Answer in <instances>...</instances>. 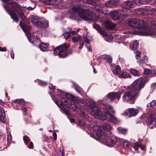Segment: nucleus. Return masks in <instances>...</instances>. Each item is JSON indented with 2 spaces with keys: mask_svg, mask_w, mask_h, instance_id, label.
<instances>
[{
  "mask_svg": "<svg viewBox=\"0 0 156 156\" xmlns=\"http://www.w3.org/2000/svg\"><path fill=\"white\" fill-rule=\"evenodd\" d=\"M68 10V13L70 14L72 18H76L78 16L83 20L88 21L100 18L98 12H101L105 15H107L106 10H96L97 13L91 11V10Z\"/></svg>",
  "mask_w": 156,
  "mask_h": 156,
  "instance_id": "f257e3e1",
  "label": "nucleus"
},
{
  "mask_svg": "<svg viewBox=\"0 0 156 156\" xmlns=\"http://www.w3.org/2000/svg\"><path fill=\"white\" fill-rule=\"evenodd\" d=\"M94 129L96 130V136L105 144L112 147L116 144L117 139L115 136H109L107 133L103 131L98 126L94 127Z\"/></svg>",
  "mask_w": 156,
  "mask_h": 156,
  "instance_id": "f03ea898",
  "label": "nucleus"
},
{
  "mask_svg": "<svg viewBox=\"0 0 156 156\" xmlns=\"http://www.w3.org/2000/svg\"><path fill=\"white\" fill-rule=\"evenodd\" d=\"M7 12L9 14L11 18L16 22L19 21L18 17L16 13L18 14L23 22H20V26L23 30L25 33L28 32L30 31V28L27 26L25 23L29 24L27 18L25 17L23 10H6Z\"/></svg>",
  "mask_w": 156,
  "mask_h": 156,
  "instance_id": "7ed1b4c3",
  "label": "nucleus"
},
{
  "mask_svg": "<svg viewBox=\"0 0 156 156\" xmlns=\"http://www.w3.org/2000/svg\"><path fill=\"white\" fill-rule=\"evenodd\" d=\"M59 91L61 93L62 98L61 105L71 108L75 111H76L78 108L77 105H76L77 101L75 97L72 94L68 93H66L65 94L62 91Z\"/></svg>",
  "mask_w": 156,
  "mask_h": 156,
  "instance_id": "20e7f679",
  "label": "nucleus"
},
{
  "mask_svg": "<svg viewBox=\"0 0 156 156\" xmlns=\"http://www.w3.org/2000/svg\"><path fill=\"white\" fill-rule=\"evenodd\" d=\"M69 45L64 43L57 47L53 50V53L60 58H66L72 53L71 50L69 48Z\"/></svg>",
  "mask_w": 156,
  "mask_h": 156,
  "instance_id": "39448f33",
  "label": "nucleus"
},
{
  "mask_svg": "<svg viewBox=\"0 0 156 156\" xmlns=\"http://www.w3.org/2000/svg\"><path fill=\"white\" fill-rule=\"evenodd\" d=\"M87 3L92 5L94 10H103L104 6L108 8L113 7L111 0L107 2L104 5H101L99 0H87Z\"/></svg>",
  "mask_w": 156,
  "mask_h": 156,
  "instance_id": "423d86ee",
  "label": "nucleus"
},
{
  "mask_svg": "<svg viewBox=\"0 0 156 156\" xmlns=\"http://www.w3.org/2000/svg\"><path fill=\"white\" fill-rule=\"evenodd\" d=\"M145 84L144 78L140 77L134 81L129 87L134 93H137L139 96L140 90L144 87Z\"/></svg>",
  "mask_w": 156,
  "mask_h": 156,
  "instance_id": "0eeeda50",
  "label": "nucleus"
},
{
  "mask_svg": "<svg viewBox=\"0 0 156 156\" xmlns=\"http://www.w3.org/2000/svg\"><path fill=\"white\" fill-rule=\"evenodd\" d=\"M31 22L36 26L40 28H46L48 27L49 22L43 20L38 16H32L31 17Z\"/></svg>",
  "mask_w": 156,
  "mask_h": 156,
  "instance_id": "6e6552de",
  "label": "nucleus"
},
{
  "mask_svg": "<svg viewBox=\"0 0 156 156\" xmlns=\"http://www.w3.org/2000/svg\"><path fill=\"white\" fill-rule=\"evenodd\" d=\"M138 97L137 93H134L129 87L127 91L124 94L122 99L125 101H130L131 104H133Z\"/></svg>",
  "mask_w": 156,
  "mask_h": 156,
  "instance_id": "1a4fd4ad",
  "label": "nucleus"
},
{
  "mask_svg": "<svg viewBox=\"0 0 156 156\" xmlns=\"http://www.w3.org/2000/svg\"><path fill=\"white\" fill-rule=\"evenodd\" d=\"M62 5L64 9H67L71 7L72 8L69 10H89V8L86 9L85 8V7L87 8L86 5L77 3L73 4L71 1L66 2L63 4Z\"/></svg>",
  "mask_w": 156,
  "mask_h": 156,
  "instance_id": "9d476101",
  "label": "nucleus"
},
{
  "mask_svg": "<svg viewBox=\"0 0 156 156\" xmlns=\"http://www.w3.org/2000/svg\"><path fill=\"white\" fill-rule=\"evenodd\" d=\"M93 107L92 108L91 114L96 118H97L100 120H105L106 117L105 116L106 112L103 114L100 110L96 106V104L93 105Z\"/></svg>",
  "mask_w": 156,
  "mask_h": 156,
  "instance_id": "9b49d317",
  "label": "nucleus"
},
{
  "mask_svg": "<svg viewBox=\"0 0 156 156\" xmlns=\"http://www.w3.org/2000/svg\"><path fill=\"white\" fill-rule=\"evenodd\" d=\"M109 14L110 15L111 18L112 20H122L129 15L128 14L119 13V12L117 10L111 11Z\"/></svg>",
  "mask_w": 156,
  "mask_h": 156,
  "instance_id": "f8f14e48",
  "label": "nucleus"
},
{
  "mask_svg": "<svg viewBox=\"0 0 156 156\" xmlns=\"http://www.w3.org/2000/svg\"><path fill=\"white\" fill-rule=\"evenodd\" d=\"M44 4L50 5L48 8L51 9H60L61 6L58 5L59 3L58 0H44L43 1ZM61 9H62L61 8Z\"/></svg>",
  "mask_w": 156,
  "mask_h": 156,
  "instance_id": "ddd939ff",
  "label": "nucleus"
},
{
  "mask_svg": "<svg viewBox=\"0 0 156 156\" xmlns=\"http://www.w3.org/2000/svg\"><path fill=\"white\" fill-rule=\"evenodd\" d=\"M155 115L153 114L149 115L147 117L146 123L148 126H150L151 128H153V123L155 121Z\"/></svg>",
  "mask_w": 156,
  "mask_h": 156,
  "instance_id": "4468645a",
  "label": "nucleus"
},
{
  "mask_svg": "<svg viewBox=\"0 0 156 156\" xmlns=\"http://www.w3.org/2000/svg\"><path fill=\"white\" fill-rule=\"evenodd\" d=\"M106 120L110 121L114 124H117L119 122L118 119L108 112H106L105 113Z\"/></svg>",
  "mask_w": 156,
  "mask_h": 156,
  "instance_id": "2eb2a0df",
  "label": "nucleus"
},
{
  "mask_svg": "<svg viewBox=\"0 0 156 156\" xmlns=\"http://www.w3.org/2000/svg\"><path fill=\"white\" fill-rule=\"evenodd\" d=\"M121 94L119 92H111L108 93L107 96V98L108 99L111 101L113 100L114 99L117 98L119 99L120 97Z\"/></svg>",
  "mask_w": 156,
  "mask_h": 156,
  "instance_id": "dca6fc26",
  "label": "nucleus"
},
{
  "mask_svg": "<svg viewBox=\"0 0 156 156\" xmlns=\"http://www.w3.org/2000/svg\"><path fill=\"white\" fill-rule=\"evenodd\" d=\"M136 3L134 1H127L123 3L122 7L125 9H129L134 7Z\"/></svg>",
  "mask_w": 156,
  "mask_h": 156,
  "instance_id": "f3484780",
  "label": "nucleus"
},
{
  "mask_svg": "<svg viewBox=\"0 0 156 156\" xmlns=\"http://www.w3.org/2000/svg\"><path fill=\"white\" fill-rule=\"evenodd\" d=\"M139 20L135 18H131L128 19L127 23L129 26L134 28H137Z\"/></svg>",
  "mask_w": 156,
  "mask_h": 156,
  "instance_id": "a211bd4d",
  "label": "nucleus"
},
{
  "mask_svg": "<svg viewBox=\"0 0 156 156\" xmlns=\"http://www.w3.org/2000/svg\"><path fill=\"white\" fill-rule=\"evenodd\" d=\"M143 34L146 36H151L155 34V30L151 27H147L144 29Z\"/></svg>",
  "mask_w": 156,
  "mask_h": 156,
  "instance_id": "6ab92c4d",
  "label": "nucleus"
},
{
  "mask_svg": "<svg viewBox=\"0 0 156 156\" xmlns=\"http://www.w3.org/2000/svg\"><path fill=\"white\" fill-rule=\"evenodd\" d=\"M138 113V111L137 110L133 108L128 109L126 110L125 112L126 115L129 117L135 116Z\"/></svg>",
  "mask_w": 156,
  "mask_h": 156,
  "instance_id": "aec40b11",
  "label": "nucleus"
},
{
  "mask_svg": "<svg viewBox=\"0 0 156 156\" xmlns=\"http://www.w3.org/2000/svg\"><path fill=\"white\" fill-rule=\"evenodd\" d=\"M104 26L105 28L113 29L115 28L116 24L109 21H106L104 23Z\"/></svg>",
  "mask_w": 156,
  "mask_h": 156,
  "instance_id": "412c9836",
  "label": "nucleus"
},
{
  "mask_svg": "<svg viewBox=\"0 0 156 156\" xmlns=\"http://www.w3.org/2000/svg\"><path fill=\"white\" fill-rule=\"evenodd\" d=\"M5 114L3 108L0 106V122L5 123Z\"/></svg>",
  "mask_w": 156,
  "mask_h": 156,
  "instance_id": "4be33fe9",
  "label": "nucleus"
},
{
  "mask_svg": "<svg viewBox=\"0 0 156 156\" xmlns=\"http://www.w3.org/2000/svg\"><path fill=\"white\" fill-rule=\"evenodd\" d=\"M138 25L137 27L138 28H141L144 29L147 26V23L144 20H139Z\"/></svg>",
  "mask_w": 156,
  "mask_h": 156,
  "instance_id": "5701e85b",
  "label": "nucleus"
},
{
  "mask_svg": "<svg viewBox=\"0 0 156 156\" xmlns=\"http://www.w3.org/2000/svg\"><path fill=\"white\" fill-rule=\"evenodd\" d=\"M148 62L147 58H146V56L143 58V59H140L137 61V63L142 67L145 66L147 65L146 63Z\"/></svg>",
  "mask_w": 156,
  "mask_h": 156,
  "instance_id": "b1692460",
  "label": "nucleus"
},
{
  "mask_svg": "<svg viewBox=\"0 0 156 156\" xmlns=\"http://www.w3.org/2000/svg\"><path fill=\"white\" fill-rule=\"evenodd\" d=\"M39 47L41 51H46L47 49L48 45L46 43H42L39 45Z\"/></svg>",
  "mask_w": 156,
  "mask_h": 156,
  "instance_id": "393cba45",
  "label": "nucleus"
},
{
  "mask_svg": "<svg viewBox=\"0 0 156 156\" xmlns=\"http://www.w3.org/2000/svg\"><path fill=\"white\" fill-rule=\"evenodd\" d=\"M102 129L105 130H109L112 128L111 126L109 124L106 122H103L102 124Z\"/></svg>",
  "mask_w": 156,
  "mask_h": 156,
  "instance_id": "a878e982",
  "label": "nucleus"
},
{
  "mask_svg": "<svg viewBox=\"0 0 156 156\" xmlns=\"http://www.w3.org/2000/svg\"><path fill=\"white\" fill-rule=\"evenodd\" d=\"M119 77L120 78H131V76L126 72H123L119 75Z\"/></svg>",
  "mask_w": 156,
  "mask_h": 156,
  "instance_id": "bb28decb",
  "label": "nucleus"
},
{
  "mask_svg": "<svg viewBox=\"0 0 156 156\" xmlns=\"http://www.w3.org/2000/svg\"><path fill=\"white\" fill-rule=\"evenodd\" d=\"M139 45V42L136 40H134L132 46V49L133 50H136Z\"/></svg>",
  "mask_w": 156,
  "mask_h": 156,
  "instance_id": "cd10ccee",
  "label": "nucleus"
},
{
  "mask_svg": "<svg viewBox=\"0 0 156 156\" xmlns=\"http://www.w3.org/2000/svg\"><path fill=\"white\" fill-rule=\"evenodd\" d=\"M130 73L135 76H138L140 75V73L136 69H130Z\"/></svg>",
  "mask_w": 156,
  "mask_h": 156,
  "instance_id": "c85d7f7f",
  "label": "nucleus"
},
{
  "mask_svg": "<svg viewBox=\"0 0 156 156\" xmlns=\"http://www.w3.org/2000/svg\"><path fill=\"white\" fill-rule=\"evenodd\" d=\"M13 102L15 103H18L23 105L24 104V102L23 99H16L13 100Z\"/></svg>",
  "mask_w": 156,
  "mask_h": 156,
  "instance_id": "c756f323",
  "label": "nucleus"
},
{
  "mask_svg": "<svg viewBox=\"0 0 156 156\" xmlns=\"http://www.w3.org/2000/svg\"><path fill=\"white\" fill-rule=\"evenodd\" d=\"M137 12H140V11H141V10H136ZM143 12H142V14L143 15V14H146L147 15H152L153 12H154L153 11L154 10H143ZM156 12V10H155Z\"/></svg>",
  "mask_w": 156,
  "mask_h": 156,
  "instance_id": "7c9ffc66",
  "label": "nucleus"
},
{
  "mask_svg": "<svg viewBox=\"0 0 156 156\" xmlns=\"http://www.w3.org/2000/svg\"><path fill=\"white\" fill-rule=\"evenodd\" d=\"M123 147L126 149H128L129 148L131 145L130 143L126 141H123L122 143Z\"/></svg>",
  "mask_w": 156,
  "mask_h": 156,
  "instance_id": "2f4dec72",
  "label": "nucleus"
},
{
  "mask_svg": "<svg viewBox=\"0 0 156 156\" xmlns=\"http://www.w3.org/2000/svg\"><path fill=\"white\" fill-rule=\"evenodd\" d=\"M69 31H66L63 34L64 37L65 39H67L70 37V32L71 29L70 28H69Z\"/></svg>",
  "mask_w": 156,
  "mask_h": 156,
  "instance_id": "473e14b6",
  "label": "nucleus"
},
{
  "mask_svg": "<svg viewBox=\"0 0 156 156\" xmlns=\"http://www.w3.org/2000/svg\"><path fill=\"white\" fill-rule=\"evenodd\" d=\"M121 72V68L119 66H117L115 70V73L116 74L120 75Z\"/></svg>",
  "mask_w": 156,
  "mask_h": 156,
  "instance_id": "72a5a7b5",
  "label": "nucleus"
},
{
  "mask_svg": "<svg viewBox=\"0 0 156 156\" xmlns=\"http://www.w3.org/2000/svg\"><path fill=\"white\" fill-rule=\"evenodd\" d=\"M101 35H102L103 36L107 37H108V34L107 32L105 31H104L102 30V29H101L99 32H98Z\"/></svg>",
  "mask_w": 156,
  "mask_h": 156,
  "instance_id": "f704fd0d",
  "label": "nucleus"
},
{
  "mask_svg": "<svg viewBox=\"0 0 156 156\" xmlns=\"http://www.w3.org/2000/svg\"><path fill=\"white\" fill-rule=\"evenodd\" d=\"M93 27L94 28L97 30L99 32L101 29H102V27H101L99 25L97 24H94L93 25Z\"/></svg>",
  "mask_w": 156,
  "mask_h": 156,
  "instance_id": "c9c22d12",
  "label": "nucleus"
},
{
  "mask_svg": "<svg viewBox=\"0 0 156 156\" xmlns=\"http://www.w3.org/2000/svg\"><path fill=\"white\" fill-rule=\"evenodd\" d=\"M156 104V101L155 100H153L151 102L148 103L147 105V106L148 107H151Z\"/></svg>",
  "mask_w": 156,
  "mask_h": 156,
  "instance_id": "e433bc0d",
  "label": "nucleus"
},
{
  "mask_svg": "<svg viewBox=\"0 0 156 156\" xmlns=\"http://www.w3.org/2000/svg\"><path fill=\"white\" fill-rule=\"evenodd\" d=\"M118 0H111L113 7H115L118 4Z\"/></svg>",
  "mask_w": 156,
  "mask_h": 156,
  "instance_id": "4c0bfd02",
  "label": "nucleus"
},
{
  "mask_svg": "<svg viewBox=\"0 0 156 156\" xmlns=\"http://www.w3.org/2000/svg\"><path fill=\"white\" fill-rule=\"evenodd\" d=\"M38 83L40 85L44 86L47 85V82L41 80H39L38 82Z\"/></svg>",
  "mask_w": 156,
  "mask_h": 156,
  "instance_id": "58836bf2",
  "label": "nucleus"
},
{
  "mask_svg": "<svg viewBox=\"0 0 156 156\" xmlns=\"http://www.w3.org/2000/svg\"><path fill=\"white\" fill-rule=\"evenodd\" d=\"M80 38V37H74L72 38V41L74 43H76Z\"/></svg>",
  "mask_w": 156,
  "mask_h": 156,
  "instance_id": "ea45409f",
  "label": "nucleus"
},
{
  "mask_svg": "<svg viewBox=\"0 0 156 156\" xmlns=\"http://www.w3.org/2000/svg\"><path fill=\"white\" fill-rule=\"evenodd\" d=\"M112 58L109 55H108L105 60L107 62L110 64L112 63Z\"/></svg>",
  "mask_w": 156,
  "mask_h": 156,
  "instance_id": "a19ab883",
  "label": "nucleus"
},
{
  "mask_svg": "<svg viewBox=\"0 0 156 156\" xmlns=\"http://www.w3.org/2000/svg\"><path fill=\"white\" fill-rule=\"evenodd\" d=\"M118 130L121 133H126L127 132V130L124 128L121 127H119L118 129Z\"/></svg>",
  "mask_w": 156,
  "mask_h": 156,
  "instance_id": "79ce46f5",
  "label": "nucleus"
},
{
  "mask_svg": "<svg viewBox=\"0 0 156 156\" xmlns=\"http://www.w3.org/2000/svg\"><path fill=\"white\" fill-rule=\"evenodd\" d=\"M23 140L24 142L26 144H27L29 141V139L28 136H25L23 137Z\"/></svg>",
  "mask_w": 156,
  "mask_h": 156,
  "instance_id": "37998d69",
  "label": "nucleus"
},
{
  "mask_svg": "<svg viewBox=\"0 0 156 156\" xmlns=\"http://www.w3.org/2000/svg\"><path fill=\"white\" fill-rule=\"evenodd\" d=\"M12 136L11 135V134L10 133H9V134L8 135L7 137V141L8 143H10L12 140Z\"/></svg>",
  "mask_w": 156,
  "mask_h": 156,
  "instance_id": "c03bdc74",
  "label": "nucleus"
},
{
  "mask_svg": "<svg viewBox=\"0 0 156 156\" xmlns=\"http://www.w3.org/2000/svg\"><path fill=\"white\" fill-rule=\"evenodd\" d=\"M140 145L139 144V143L137 142L135 143L133 147L134 148V149L136 150H137L139 147H140Z\"/></svg>",
  "mask_w": 156,
  "mask_h": 156,
  "instance_id": "a18cd8bd",
  "label": "nucleus"
},
{
  "mask_svg": "<svg viewBox=\"0 0 156 156\" xmlns=\"http://www.w3.org/2000/svg\"><path fill=\"white\" fill-rule=\"evenodd\" d=\"M151 71L150 69H145L144 72V74L146 75H149L151 73Z\"/></svg>",
  "mask_w": 156,
  "mask_h": 156,
  "instance_id": "49530a36",
  "label": "nucleus"
},
{
  "mask_svg": "<svg viewBox=\"0 0 156 156\" xmlns=\"http://www.w3.org/2000/svg\"><path fill=\"white\" fill-rule=\"evenodd\" d=\"M83 39L84 41L88 44H89L90 43V41L89 40L88 38L86 36L83 37Z\"/></svg>",
  "mask_w": 156,
  "mask_h": 156,
  "instance_id": "de8ad7c7",
  "label": "nucleus"
},
{
  "mask_svg": "<svg viewBox=\"0 0 156 156\" xmlns=\"http://www.w3.org/2000/svg\"><path fill=\"white\" fill-rule=\"evenodd\" d=\"M107 108L109 109V110L111 112H112L113 113H114L115 112V111L112 108L111 106L110 105H108L107 106Z\"/></svg>",
  "mask_w": 156,
  "mask_h": 156,
  "instance_id": "09e8293b",
  "label": "nucleus"
},
{
  "mask_svg": "<svg viewBox=\"0 0 156 156\" xmlns=\"http://www.w3.org/2000/svg\"><path fill=\"white\" fill-rule=\"evenodd\" d=\"M139 2L140 4H146L147 2L146 0H139Z\"/></svg>",
  "mask_w": 156,
  "mask_h": 156,
  "instance_id": "8fccbe9b",
  "label": "nucleus"
},
{
  "mask_svg": "<svg viewBox=\"0 0 156 156\" xmlns=\"http://www.w3.org/2000/svg\"><path fill=\"white\" fill-rule=\"evenodd\" d=\"M22 111L24 113V115H25L26 114L27 112V109L26 108L23 106H22L21 107Z\"/></svg>",
  "mask_w": 156,
  "mask_h": 156,
  "instance_id": "3c124183",
  "label": "nucleus"
},
{
  "mask_svg": "<svg viewBox=\"0 0 156 156\" xmlns=\"http://www.w3.org/2000/svg\"><path fill=\"white\" fill-rule=\"evenodd\" d=\"M77 124L80 126H85V124L83 121L79 120L77 123Z\"/></svg>",
  "mask_w": 156,
  "mask_h": 156,
  "instance_id": "603ef678",
  "label": "nucleus"
},
{
  "mask_svg": "<svg viewBox=\"0 0 156 156\" xmlns=\"http://www.w3.org/2000/svg\"><path fill=\"white\" fill-rule=\"evenodd\" d=\"M140 52L139 51H136V58L138 59L140 56Z\"/></svg>",
  "mask_w": 156,
  "mask_h": 156,
  "instance_id": "864d4df0",
  "label": "nucleus"
},
{
  "mask_svg": "<svg viewBox=\"0 0 156 156\" xmlns=\"http://www.w3.org/2000/svg\"><path fill=\"white\" fill-rule=\"evenodd\" d=\"M36 6V5H35L34 6V7H32L31 6H29L28 7H23L27 9V10H33Z\"/></svg>",
  "mask_w": 156,
  "mask_h": 156,
  "instance_id": "5fc2aeb1",
  "label": "nucleus"
},
{
  "mask_svg": "<svg viewBox=\"0 0 156 156\" xmlns=\"http://www.w3.org/2000/svg\"><path fill=\"white\" fill-rule=\"evenodd\" d=\"M7 49L6 47H0V51H7Z\"/></svg>",
  "mask_w": 156,
  "mask_h": 156,
  "instance_id": "6e6d98bb",
  "label": "nucleus"
},
{
  "mask_svg": "<svg viewBox=\"0 0 156 156\" xmlns=\"http://www.w3.org/2000/svg\"><path fill=\"white\" fill-rule=\"evenodd\" d=\"M10 54L12 58L13 59L14 58V54L13 52L12 49L10 50Z\"/></svg>",
  "mask_w": 156,
  "mask_h": 156,
  "instance_id": "4d7b16f0",
  "label": "nucleus"
},
{
  "mask_svg": "<svg viewBox=\"0 0 156 156\" xmlns=\"http://www.w3.org/2000/svg\"><path fill=\"white\" fill-rule=\"evenodd\" d=\"M75 89L79 93L80 92L81 89L80 87L77 86H75Z\"/></svg>",
  "mask_w": 156,
  "mask_h": 156,
  "instance_id": "13d9d810",
  "label": "nucleus"
},
{
  "mask_svg": "<svg viewBox=\"0 0 156 156\" xmlns=\"http://www.w3.org/2000/svg\"><path fill=\"white\" fill-rule=\"evenodd\" d=\"M28 147L30 148H32L34 147V144L32 142H30V143L29 145L28 146Z\"/></svg>",
  "mask_w": 156,
  "mask_h": 156,
  "instance_id": "bf43d9fd",
  "label": "nucleus"
},
{
  "mask_svg": "<svg viewBox=\"0 0 156 156\" xmlns=\"http://www.w3.org/2000/svg\"><path fill=\"white\" fill-rule=\"evenodd\" d=\"M87 49H88V51H90V52L92 51L91 46L90 44H89V45L88 44V45H87Z\"/></svg>",
  "mask_w": 156,
  "mask_h": 156,
  "instance_id": "052dcab7",
  "label": "nucleus"
},
{
  "mask_svg": "<svg viewBox=\"0 0 156 156\" xmlns=\"http://www.w3.org/2000/svg\"><path fill=\"white\" fill-rule=\"evenodd\" d=\"M53 136H54L53 139L54 140H55L57 139V134L55 132H53Z\"/></svg>",
  "mask_w": 156,
  "mask_h": 156,
  "instance_id": "680f3d73",
  "label": "nucleus"
},
{
  "mask_svg": "<svg viewBox=\"0 0 156 156\" xmlns=\"http://www.w3.org/2000/svg\"><path fill=\"white\" fill-rule=\"evenodd\" d=\"M151 23L152 25L156 26V21L152 20L151 22Z\"/></svg>",
  "mask_w": 156,
  "mask_h": 156,
  "instance_id": "e2e57ef3",
  "label": "nucleus"
},
{
  "mask_svg": "<svg viewBox=\"0 0 156 156\" xmlns=\"http://www.w3.org/2000/svg\"><path fill=\"white\" fill-rule=\"evenodd\" d=\"M107 56H108V55H102L101 57V58L102 59H105V60H106L107 57Z\"/></svg>",
  "mask_w": 156,
  "mask_h": 156,
  "instance_id": "0e129e2a",
  "label": "nucleus"
},
{
  "mask_svg": "<svg viewBox=\"0 0 156 156\" xmlns=\"http://www.w3.org/2000/svg\"><path fill=\"white\" fill-rule=\"evenodd\" d=\"M84 44V42H83L80 46L79 48L80 49H81L82 48Z\"/></svg>",
  "mask_w": 156,
  "mask_h": 156,
  "instance_id": "69168bd1",
  "label": "nucleus"
},
{
  "mask_svg": "<svg viewBox=\"0 0 156 156\" xmlns=\"http://www.w3.org/2000/svg\"><path fill=\"white\" fill-rule=\"evenodd\" d=\"M140 147L142 150H144L145 149V147L144 146L140 145Z\"/></svg>",
  "mask_w": 156,
  "mask_h": 156,
  "instance_id": "338daca9",
  "label": "nucleus"
},
{
  "mask_svg": "<svg viewBox=\"0 0 156 156\" xmlns=\"http://www.w3.org/2000/svg\"><path fill=\"white\" fill-rule=\"evenodd\" d=\"M70 121L71 123H73L75 122V120L73 119H71Z\"/></svg>",
  "mask_w": 156,
  "mask_h": 156,
  "instance_id": "774afa93",
  "label": "nucleus"
}]
</instances>
